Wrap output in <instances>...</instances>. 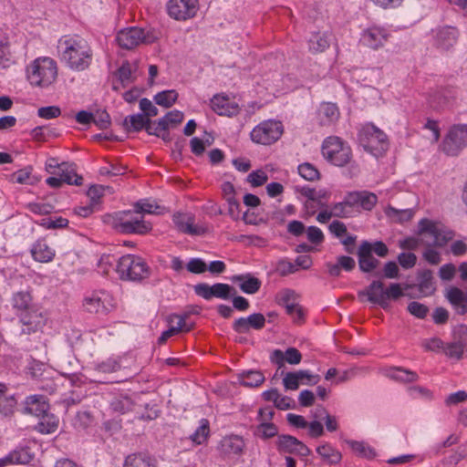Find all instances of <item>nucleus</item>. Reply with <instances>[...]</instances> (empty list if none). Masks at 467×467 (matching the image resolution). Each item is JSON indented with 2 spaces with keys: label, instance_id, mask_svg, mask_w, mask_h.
<instances>
[{
  "label": "nucleus",
  "instance_id": "1",
  "mask_svg": "<svg viewBox=\"0 0 467 467\" xmlns=\"http://www.w3.org/2000/svg\"><path fill=\"white\" fill-rule=\"evenodd\" d=\"M145 213L146 202L140 200L136 202L132 210H124L105 214L103 216V222L119 234H142L146 232V224L144 222Z\"/></svg>",
  "mask_w": 467,
  "mask_h": 467
},
{
  "label": "nucleus",
  "instance_id": "2",
  "mask_svg": "<svg viewBox=\"0 0 467 467\" xmlns=\"http://www.w3.org/2000/svg\"><path fill=\"white\" fill-rule=\"evenodd\" d=\"M62 60L76 71L88 68L92 60V49L88 41L78 35L62 36L58 41Z\"/></svg>",
  "mask_w": 467,
  "mask_h": 467
},
{
  "label": "nucleus",
  "instance_id": "3",
  "mask_svg": "<svg viewBox=\"0 0 467 467\" xmlns=\"http://www.w3.org/2000/svg\"><path fill=\"white\" fill-rule=\"evenodd\" d=\"M26 73L32 86L46 88L57 80V65L51 57H37L27 67Z\"/></svg>",
  "mask_w": 467,
  "mask_h": 467
},
{
  "label": "nucleus",
  "instance_id": "4",
  "mask_svg": "<svg viewBox=\"0 0 467 467\" xmlns=\"http://www.w3.org/2000/svg\"><path fill=\"white\" fill-rule=\"evenodd\" d=\"M418 234L422 236V239L429 246H443L454 236L453 231L441 222L427 218L421 219L419 222Z\"/></svg>",
  "mask_w": 467,
  "mask_h": 467
},
{
  "label": "nucleus",
  "instance_id": "5",
  "mask_svg": "<svg viewBox=\"0 0 467 467\" xmlns=\"http://www.w3.org/2000/svg\"><path fill=\"white\" fill-rule=\"evenodd\" d=\"M322 155L329 163L344 167L352 160V150L341 138L330 136L322 143Z\"/></svg>",
  "mask_w": 467,
  "mask_h": 467
},
{
  "label": "nucleus",
  "instance_id": "6",
  "mask_svg": "<svg viewBox=\"0 0 467 467\" xmlns=\"http://www.w3.org/2000/svg\"><path fill=\"white\" fill-rule=\"evenodd\" d=\"M359 140L364 150L375 157L380 156L389 146L387 135L373 124L362 128Z\"/></svg>",
  "mask_w": 467,
  "mask_h": 467
},
{
  "label": "nucleus",
  "instance_id": "7",
  "mask_svg": "<svg viewBox=\"0 0 467 467\" xmlns=\"http://www.w3.org/2000/svg\"><path fill=\"white\" fill-rule=\"evenodd\" d=\"M116 271L122 280L140 282L145 276L146 265L142 257L126 254L118 260Z\"/></svg>",
  "mask_w": 467,
  "mask_h": 467
},
{
  "label": "nucleus",
  "instance_id": "8",
  "mask_svg": "<svg viewBox=\"0 0 467 467\" xmlns=\"http://www.w3.org/2000/svg\"><path fill=\"white\" fill-rule=\"evenodd\" d=\"M284 132L282 122L267 119L260 122L250 132L251 140L261 145H271L276 142Z\"/></svg>",
  "mask_w": 467,
  "mask_h": 467
},
{
  "label": "nucleus",
  "instance_id": "9",
  "mask_svg": "<svg viewBox=\"0 0 467 467\" xmlns=\"http://www.w3.org/2000/svg\"><path fill=\"white\" fill-rule=\"evenodd\" d=\"M467 146V124H456L450 128L443 139L441 150L448 156H457Z\"/></svg>",
  "mask_w": 467,
  "mask_h": 467
},
{
  "label": "nucleus",
  "instance_id": "10",
  "mask_svg": "<svg viewBox=\"0 0 467 467\" xmlns=\"http://www.w3.org/2000/svg\"><path fill=\"white\" fill-rule=\"evenodd\" d=\"M166 7L170 17L177 21H186L196 16L199 0H169Z\"/></svg>",
  "mask_w": 467,
  "mask_h": 467
},
{
  "label": "nucleus",
  "instance_id": "11",
  "mask_svg": "<svg viewBox=\"0 0 467 467\" xmlns=\"http://www.w3.org/2000/svg\"><path fill=\"white\" fill-rule=\"evenodd\" d=\"M111 301L110 295L105 291H93L84 297L82 306L88 313L106 315L113 306Z\"/></svg>",
  "mask_w": 467,
  "mask_h": 467
},
{
  "label": "nucleus",
  "instance_id": "12",
  "mask_svg": "<svg viewBox=\"0 0 467 467\" xmlns=\"http://www.w3.org/2000/svg\"><path fill=\"white\" fill-rule=\"evenodd\" d=\"M182 120L183 113L182 111H170L163 118L160 119L157 123H151L148 120V134H155L163 140H169L170 134L168 130L180 124Z\"/></svg>",
  "mask_w": 467,
  "mask_h": 467
},
{
  "label": "nucleus",
  "instance_id": "13",
  "mask_svg": "<svg viewBox=\"0 0 467 467\" xmlns=\"http://www.w3.org/2000/svg\"><path fill=\"white\" fill-rule=\"evenodd\" d=\"M433 46L440 51H448L457 43L459 30L451 26H441L432 29Z\"/></svg>",
  "mask_w": 467,
  "mask_h": 467
},
{
  "label": "nucleus",
  "instance_id": "14",
  "mask_svg": "<svg viewBox=\"0 0 467 467\" xmlns=\"http://www.w3.org/2000/svg\"><path fill=\"white\" fill-rule=\"evenodd\" d=\"M194 292L205 300H211L213 297L227 300L235 294L233 286L223 283H216L213 285L200 283L194 285Z\"/></svg>",
  "mask_w": 467,
  "mask_h": 467
},
{
  "label": "nucleus",
  "instance_id": "15",
  "mask_svg": "<svg viewBox=\"0 0 467 467\" xmlns=\"http://www.w3.org/2000/svg\"><path fill=\"white\" fill-rule=\"evenodd\" d=\"M275 447L280 453L296 454L300 457H307L311 450L297 438L289 434L277 436Z\"/></svg>",
  "mask_w": 467,
  "mask_h": 467
},
{
  "label": "nucleus",
  "instance_id": "16",
  "mask_svg": "<svg viewBox=\"0 0 467 467\" xmlns=\"http://www.w3.org/2000/svg\"><path fill=\"white\" fill-rule=\"evenodd\" d=\"M19 320L23 326L22 333L30 335L41 329L46 324V317L37 306L18 313Z\"/></svg>",
  "mask_w": 467,
  "mask_h": 467
},
{
  "label": "nucleus",
  "instance_id": "17",
  "mask_svg": "<svg viewBox=\"0 0 467 467\" xmlns=\"http://www.w3.org/2000/svg\"><path fill=\"white\" fill-rule=\"evenodd\" d=\"M245 441L242 436L231 434L223 437L217 445V451L223 459H231L244 452Z\"/></svg>",
  "mask_w": 467,
  "mask_h": 467
},
{
  "label": "nucleus",
  "instance_id": "18",
  "mask_svg": "<svg viewBox=\"0 0 467 467\" xmlns=\"http://www.w3.org/2000/svg\"><path fill=\"white\" fill-rule=\"evenodd\" d=\"M389 37V31L381 26H372L363 30L360 36V43L371 49L382 47Z\"/></svg>",
  "mask_w": 467,
  "mask_h": 467
},
{
  "label": "nucleus",
  "instance_id": "19",
  "mask_svg": "<svg viewBox=\"0 0 467 467\" xmlns=\"http://www.w3.org/2000/svg\"><path fill=\"white\" fill-rule=\"evenodd\" d=\"M172 220L177 229L183 234L202 235L206 232L203 226L194 224L195 217L192 213H177Z\"/></svg>",
  "mask_w": 467,
  "mask_h": 467
},
{
  "label": "nucleus",
  "instance_id": "20",
  "mask_svg": "<svg viewBox=\"0 0 467 467\" xmlns=\"http://www.w3.org/2000/svg\"><path fill=\"white\" fill-rule=\"evenodd\" d=\"M146 35L142 28L130 27L120 30L116 37L118 45L125 49H131L143 41Z\"/></svg>",
  "mask_w": 467,
  "mask_h": 467
},
{
  "label": "nucleus",
  "instance_id": "21",
  "mask_svg": "<svg viewBox=\"0 0 467 467\" xmlns=\"http://www.w3.org/2000/svg\"><path fill=\"white\" fill-rule=\"evenodd\" d=\"M358 296H367L369 302L379 305L384 309L389 306V302H386V288L379 280L373 281L365 290L358 293Z\"/></svg>",
  "mask_w": 467,
  "mask_h": 467
},
{
  "label": "nucleus",
  "instance_id": "22",
  "mask_svg": "<svg viewBox=\"0 0 467 467\" xmlns=\"http://www.w3.org/2000/svg\"><path fill=\"white\" fill-rule=\"evenodd\" d=\"M265 325V317L263 314L254 313L247 317H240L233 324V329L237 333H247L251 328L262 329Z\"/></svg>",
  "mask_w": 467,
  "mask_h": 467
},
{
  "label": "nucleus",
  "instance_id": "23",
  "mask_svg": "<svg viewBox=\"0 0 467 467\" xmlns=\"http://www.w3.org/2000/svg\"><path fill=\"white\" fill-rule=\"evenodd\" d=\"M445 298L451 304L455 314L464 316L467 314V291L452 286L446 290Z\"/></svg>",
  "mask_w": 467,
  "mask_h": 467
},
{
  "label": "nucleus",
  "instance_id": "24",
  "mask_svg": "<svg viewBox=\"0 0 467 467\" xmlns=\"http://www.w3.org/2000/svg\"><path fill=\"white\" fill-rule=\"evenodd\" d=\"M339 117V109L335 103L323 102L317 109V120L320 126L330 127L337 122Z\"/></svg>",
  "mask_w": 467,
  "mask_h": 467
},
{
  "label": "nucleus",
  "instance_id": "25",
  "mask_svg": "<svg viewBox=\"0 0 467 467\" xmlns=\"http://www.w3.org/2000/svg\"><path fill=\"white\" fill-rule=\"evenodd\" d=\"M358 265L362 272L369 273L376 269L379 265V261L372 255L371 244L364 241L358 252Z\"/></svg>",
  "mask_w": 467,
  "mask_h": 467
},
{
  "label": "nucleus",
  "instance_id": "26",
  "mask_svg": "<svg viewBox=\"0 0 467 467\" xmlns=\"http://www.w3.org/2000/svg\"><path fill=\"white\" fill-rule=\"evenodd\" d=\"M140 114H133L126 117L122 121V127L127 132L140 131L146 127V98L140 99Z\"/></svg>",
  "mask_w": 467,
  "mask_h": 467
},
{
  "label": "nucleus",
  "instance_id": "27",
  "mask_svg": "<svg viewBox=\"0 0 467 467\" xmlns=\"http://www.w3.org/2000/svg\"><path fill=\"white\" fill-rule=\"evenodd\" d=\"M211 107L218 115L234 116L239 112L237 104L232 102L229 98L220 95L213 96Z\"/></svg>",
  "mask_w": 467,
  "mask_h": 467
},
{
  "label": "nucleus",
  "instance_id": "28",
  "mask_svg": "<svg viewBox=\"0 0 467 467\" xmlns=\"http://www.w3.org/2000/svg\"><path fill=\"white\" fill-rule=\"evenodd\" d=\"M270 359L273 363L282 367L285 362L291 365H297L301 362L302 355L296 348H288L285 352L280 349H275L272 352Z\"/></svg>",
  "mask_w": 467,
  "mask_h": 467
},
{
  "label": "nucleus",
  "instance_id": "29",
  "mask_svg": "<svg viewBox=\"0 0 467 467\" xmlns=\"http://www.w3.org/2000/svg\"><path fill=\"white\" fill-rule=\"evenodd\" d=\"M57 176H61L63 182L69 185H82L83 178L76 171V165L72 162H61Z\"/></svg>",
  "mask_w": 467,
  "mask_h": 467
},
{
  "label": "nucleus",
  "instance_id": "30",
  "mask_svg": "<svg viewBox=\"0 0 467 467\" xmlns=\"http://www.w3.org/2000/svg\"><path fill=\"white\" fill-rule=\"evenodd\" d=\"M231 280L239 284L240 289L246 294H254L261 287V281L250 274L233 275Z\"/></svg>",
  "mask_w": 467,
  "mask_h": 467
},
{
  "label": "nucleus",
  "instance_id": "31",
  "mask_svg": "<svg viewBox=\"0 0 467 467\" xmlns=\"http://www.w3.org/2000/svg\"><path fill=\"white\" fill-rule=\"evenodd\" d=\"M33 258L40 263L51 262L55 256V251L49 247L45 240H37L31 248Z\"/></svg>",
  "mask_w": 467,
  "mask_h": 467
},
{
  "label": "nucleus",
  "instance_id": "32",
  "mask_svg": "<svg viewBox=\"0 0 467 467\" xmlns=\"http://www.w3.org/2000/svg\"><path fill=\"white\" fill-rule=\"evenodd\" d=\"M49 406L47 403L45 397L41 395L30 396L26 400V410L36 417L44 416Z\"/></svg>",
  "mask_w": 467,
  "mask_h": 467
},
{
  "label": "nucleus",
  "instance_id": "33",
  "mask_svg": "<svg viewBox=\"0 0 467 467\" xmlns=\"http://www.w3.org/2000/svg\"><path fill=\"white\" fill-rule=\"evenodd\" d=\"M387 376L393 380L402 383H412L419 379V376L415 371L402 367L390 368L387 372Z\"/></svg>",
  "mask_w": 467,
  "mask_h": 467
},
{
  "label": "nucleus",
  "instance_id": "34",
  "mask_svg": "<svg viewBox=\"0 0 467 467\" xmlns=\"http://www.w3.org/2000/svg\"><path fill=\"white\" fill-rule=\"evenodd\" d=\"M17 407V400L15 395L9 394L8 390L0 397V415L4 418L14 416Z\"/></svg>",
  "mask_w": 467,
  "mask_h": 467
},
{
  "label": "nucleus",
  "instance_id": "35",
  "mask_svg": "<svg viewBox=\"0 0 467 467\" xmlns=\"http://www.w3.org/2000/svg\"><path fill=\"white\" fill-rule=\"evenodd\" d=\"M188 317L187 314L178 315L173 314L169 317L168 322L170 326V329L172 330L174 335L180 332H189L193 325L188 324L186 322V318Z\"/></svg>",
  "mask_w": 467,
  "mask_h": 467
},
{
  "label": "nucleus",
  "instance_id": "36",
  "mask_svg": "<svg viewBox=\"0 0 467 467\" xmlns=\"http://www.w3.org/2000/svg\"><path fill=\"white\" fill-rule=\"evenodd\" d=\"M13 307L16 308L18 313L28 310L31 306L36 305L32 303V296L29 292L19 291L14 294L12 298Z\"/></svg>",
  "mask_w": 467,
  "mask_h": 467
},
{
  "label": "nucleus",
  "instance_id": "37",
  "mask_svg": "<svg viewBox=\"0 0 467 467\" xmlns=\"http://www.w3.org/2000/svg\"><path fill=\"white\" fill-rule=\"evenodd\" d=\"M418 286L420 293L424 296H431L435 291L431 271L427 270L420 274Z\"/></svg>",
  "mask_w": 467,
  "mask_h": 467
},
{
  "label": "nucleus",
  "instance_id": "38",
  "mask_svg": "<svg viewBox=\"0 0 467 467\" xmlns=\"http://www.w3.org/2000/svg\"><path fill=\"white\" fill-rule=\"evenodd\" d=\"M331 36L327 34H316L308 41L312 52H323L330 46Z\"/></svg>",
  "mask_w": 467,
  "mask_h": 467
},
{
  "label": "nucleus",
  "instance_id": "39",
  "mask_svg": "<svg viewBox=\"0 0 467 467\" xmlns=\"http://www.w3.org/2000/svg\"><path fill=\"white\" fill-rule=\"evenodd\" d=\"M241 383L246 387H258L265 381V376L258 370L244 371L240 376Z\"/></svg>",
  "mask_w": 467,
  "mask_h": 467
},
{
  "label": "nucleus",
  "instance_id": "40",
  "mask_svg": "<svg viewBox=\"0 0 467 467\" xmlns=\"http://www.w3.org/2000/svg\"><path fill=\"white\" fill-rule=\"evenodd\" d=\"M317 452L329 463L335 464L340 462L341 453L331 445L326 443L317 448Z\"/></svg>",
  "mask_w": 467,
  "mask_h": 467
},
{
  "label": "nucleus",
  "instance_id": "41",
  "mask_svg": "<svg viewBox=\"0 0 467 467\" xmlns=\"http://www.w3.org/2000/svg\"><path fill=\"white\" fill-rule=\"evenodd\" d=\"M210 434V424L206 419L200 420L197 430L191 435L190 439L197 445H201L206 441Z\"/></svg>",
  "mask_w": 467,
  "mask_h": 467
},
{
  "label": "nucleus",
  "instance_id": "42",
  "mask_svg": "<svg viewBox=\"0 0 467 467\" xmlns=\"http://www.w3.org/2000/svg\"><path fill=\"white\" fill-rule=\"evenodd\" d=\"M8 458L10 463L26 464L33 460L34 455L29 448H19L11 451Z\"/></svg>",
  "mask_w": 467,
  "mask_h": 467
},
{
  "label": "nucleus",
  "instance_id": "43",
  "mask_svg": "<svg viewBox=\"0 0 467 467\" xmlns=\"http://www.w3.org/2000/svg\"><path fill=\"white\" fill-rule=\"evenodd\" d=\"M58 426V420L54 416L47 415V413L41 417V420L36 426V430L41 433H53L57 431Z\"/></svg>",
  "mask_w": 467,
  "mask_h": 467
},
{
  "label": "nucleus",
  "instance_id": "44",
  "mask_svg": "<svg viewBox=\"0 0 467 467\" xmlns=\"http://www.w3.org/2000/svg\"><path fill=\"white\" fill-rule=\"evenodd\" d=\"M177 98L178 94L175 90H164L154 96V101L160 106L170 108L176 101Z\"/></svg>",
  "mask_w": 467,
  "mask_h": 467
},
{
  "label": "nucleus",
  "instance_id": "45",
  "mask_svg": "<svg viewBox=\"0 0 467 467\" xmlns=\"http://www.w3.org/2000/svg\"><path fill=\"white\" fill-rule=\"evenodd\" d=\"M386 214L389 217H390L400 223H403V222L410 221L413 217L414 210L413 209L399 210L394 207L389 206L386 210Z\"/></svg>",
  "mask_w": 467,
  "mask_h": 467
},
{
  "label": "nucleus",
  "instance_id": "46",
  "mask_svg": "<svg viewBox=\"0 0 467 467\" xmlns=\"http://www.w3.org/2000/svg\"><path fill=\"white\" fill-rule=\"evenodd\" d=\"M278 433V428L273 422L260 423L255 430V435L263 440L270 439L276 436Z\"/></svg>",
  "mask_w": 467,
  "mask_h": 467
},
{
  "label": "nucleus",
  "instance_id": "47",
  "mask_svg": "<svg viewBox=\"0 0 467 467\" xmlns=\"http://www.w3.org/2000/svg\"><path fill=\"white\" fill-rule=\"evenodd\" d=\"M465 348V343L462 341L451 342L444 346L443 351L451 358L461 359Z\"/></svg>",
  "mask_w": 467,
  "mask_h": 467
},
{
  "label": "nucleus",
  "instance_id": "48",
  "mask_svg": "<svg viewBox=\"0 0 467 467\" xmlns=\"http://www.w3.org/2000/svg\"><path fill=\"white\" fill-rule=\"evenodd\" d=\"M378 202V196L370 192H359V207L366 211H371Z\"/></svg>",
  "mask_w": 467,
  "mask_h": 467
},
{
  "label": "nucleus",
  "instance_id": "49",
  "mask_svg": "<svg viewBox=\"0 0 467 467\" xmlns=\"http://www.w3.org/2000/svg\"><path fill=\"white\" fill-rule=\"evenodd\" d=\"M348 443L351 449L361 457L372 458L375 456L374 450L363 441H349Z\"/></svg>",
  "mask_w": 467,
  "mask_h": 467
},
{
  "label": "nucleus",
  "instance_id": "50",
  "mask_svg": "<svg viewBox=\"0 0 467 467\" xmlns=\"http://www.w3.org/2000/svg\"><path fill=\"white\" fill-rule=\"evenodd\" d=\"M304 376H306L304 372H288L283 379V384L286 389L296 390Z\"/></svg>",
  "mask_w": 467,
  "mask_h": 467
},
{
  "label": "nucleus",
  "instance_id": "51",
  "mask_svg": "<svg viewBox=\"0 0 467 467\" xmlns=\"http://www.w3.org/2000/svg\"><path fill=\"white\" fill-rule=\"evenodd\" d=\"M331 207L334 217L348 218L356 213L345 199L342 202L334 203Z\"/></svg>",
  "mask_w": 467,
  "mask_h": 467
},
{
  "label": "nucleus",
  "instance_id": "52",
  "mask_svg": "<svg viewBox=\"0 0 467 467\" xmlns=\"http://www.w3.org/2000/svg\"><path fill=\"white\" fill-rule=\"evenodd\" d=\"M298 173L306 181H314L319 177V172L316 167L307 162L298 166Z\"/></svg>",
  "mask_w": 467,
  "mask_h": 467
},
{
  "label": "nucleus",
  "instance_id": "53",
  "mask_svg": "<svg viewBox=\"0 0 467 467\" xmlns=\"http://www.w3.org/2000/svg\"><path fill=\"white\" fill-rule=\"evenodd\" d=\"M464 457V450L452 451L444 457L442 464L444 467H455Z\"/></svg>",
  "mask_w": 467,
  "mask_h": 467
},
{
  "label": "nucleus",
  "instance_id": "54",
  "mask_svg": "<svg viewBox=\"0 0 467 467\" xmlns=\"http://www.w3.org/2000/svg\"><path fill=\"white\" fill-rule=\"evenodd\" d=\"M275 271L282 276H286L297 271L296 266L287 259H281L276 263Z\"/></svg>",
  "mask_w": 467,
  "mask_h": 467
},
{
  "label": "nucleus",
  "instance_id": "55",
  "mask_svg": "<svg viewBox=\"0 0 467 467\" xmlns=\"http://www.w3.org/2000/svg\"><path fill=\"white\" fill-rule=\"evenodd\" d=\"M119 368L120 365L117 360L109 358L105 361L98 363L95 367V369L101 373H111L119 370Z\"/></svg>",
  "mask_w": 467,
  "mask_h": 467
},
{
  "label": "nucleus",
  "instance_id": "56",
  "mask_svg": "<svg viewBox=\"0 0 467 467\" xmlns=\"http://www.w3.org/2000/svg\"><path fill=\"white\" fill-rule=\"evenodd\" d=\"M408 311L418 318H425L429 313V308L417 301H412L408 305Z\"/></svg>",
  "mask_w": 467,
  "mask_h": 467
},
{
  "label": "nucleus",
  "instance_id": "57",
  "mask_svg": "<svg viewBox=\"0 0 467 467\" xmlns=\"http://www.w3.org/2000/svg\"><path fill=\"white\" fill-rule=\"evenodd\" d=\"M27 210L35 214L45 215L52 213L54 207L49 203L30 202L26 205Z\"/></svg>",
  "mask_w": 467,
  "mask_h": 467
},
{
  "label": "nucleus",
  "instance_id": "58",
  "mask_svg": "<svg viewBox=\"0 0 467 467\" xmlns=\"http://www.w3.org/2000/svg\"><path fill=\"white\" fill-rule=\"evenodd\" d=\"M92 122L99 129H107L110 125V117L106 110H98L93 114Z\"/></svg>",
  "mask_w": 467,
  "mask_h": 467
},
{
  "label": "nucleus",
  "instance_id": "59",
  "mask_svg": "<svg viewBox=\"0 0 467 467\" xmlns=\"http://www.w3.org/2000/svg\"><path fill=\"white\" fill-rule=\"evenodd\" d=\"M186 267L192 274H202L207 270V265L201 258H192Z\"/></svg>",
  "mask_w": 467,
  "mask_h": 467
},
{
  "label": "nucleus",
  "instance_id": "60",
  "mask_svg": "<svg viewBox=\"0 0 467 467\" xmlns=\"http://www.w3.org/2000/svg\"><path fill=\"white\" fill-rule=\"evenodd\" d=\"M61 114L60 108L57 106H48L39 108L37 110V115L46 119H51L58 117Z\"/></svg>",
  "mask_w": 467,
  "mask_h": 467
},
{
  "label": "nucleus",
  "instance_id": "61",
  "mask_svg": "<svg viewBox=\"0 0 467 467\" xmlns=\"http://www.w3.org/2000/svg\"><path fill=\"white\" fill-rule=\"evenodd\" d=\"M268 180V177L266 173L263 171H255L251 172L248 177L247 181L251 183L254 187H258L263 184H265Z\"/></svg>",
  "mask_w": 467,
  "mask_h": 467
},
{
  "label": "nucleus",
  "instance_id": "62",
  "mask_svg": "<svg viewBox=\"0 0 467 467\" xmlns=\"http://www.w3.org/2000/svg\"><path fill=\"white\" fill-rule=\"evenodd\" d=\"M31 167H26L25 169H21L16 172H14L11 177L12 181L20 184H28L29 179L31 175Z\"/></svg>",
  "mask_w": 467,
  "mask_h": 467
},
{
  "label": "nucleus",
  "instance_id": "63",
  "mask_svg": "<svg viewBox=\"0 0 467 467\" xmlns=\"http://www.w3.org/2000/svg\"><path fill=\"white\" fill-rule=\"evenodd\" d=\"M465 401H467V392L465 390L451 393L444 400L446 406L458 405Z\"/></svg>",
  "mask_w": 467,
  "mask_h": 467
},
{
  "label": "nucleus",
  "instance_id": "64",
  "mask_svg": "<svg viewBox=\"0 0 467 467\" xmlns=\"http://www.w3.org/2000/svg\"><path fill=\"white\" fill-rule=\"evenodd\" d=\"M124 467H146L145 456L141 453L129 455Z\"/></svg>",
  "mask_w": 467,
  "mask_h": 467
}]
</instances>
